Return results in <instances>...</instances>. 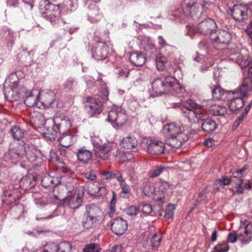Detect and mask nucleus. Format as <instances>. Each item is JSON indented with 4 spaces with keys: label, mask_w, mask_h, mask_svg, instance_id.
Here are the masks:
<instances>
[{
    "label": "nucleus",
    "mask_w": 252,
    "mask_h": 252,
    "mask_svg": "<svg viewBox=\"0 0 252 252\" xmlns=\"http://www.w3.org/2000/svg\"><path fill=\"white\" fill-rule=\"evenodd\" d=\"M210 4L203 0H185L184 5L175 10L172 16L181 22L197 20L206 11Z\"/></svg>",
    "instance_id": "f257e3e1"
},
{
    "label": "nucleus",
    "mask_w": 252,
    "mask_h": 252,
    "mask_svg": "<svg viewBox=\"0 0 252 252\" xmlns=\"http://www.w3.org/2000/svg\"><path fill=\"white\" fill-rule=\"evenodd\" d=\"M54 125L51 131L44 132V137L52 141L55 139L58 133L63 132V133L59 138L60 145L63 147H68L71 146L76 140V138L74 135L72 134L69 131V128L71 126L70 122L67 120H60L57 118L54 120Z\"/></svg>",
    "instance_id": "f03ea898"
},
{
    "label": "nucleus",
    "mask_w": 252,
    "mask_h": 252,
    "mask_svg": "<svg viewBox=\"0 0 252 252\" xmlns=\"http://www.w3.org/2000/svg\"><path fill=\"white\" fill-rule=\"evenodd\" d=\"M151 85L156 96L168 93L177 95L183 91L177 80L171 76L156 77L151 82Z\"/></svg>",
    "instance_id": "7ed1b4c3"
},
{
    "label": "nucleus",
    "mask_w": 252,
    "mask_h": 252,
    "mask_svg": "<svg viewBox=\"0 0 252 252\" xmlns=\"http://www.w3.org/2000/svg\"><path fill=\"white\" fill-rule=\"evenodd\" d=\"M8 154L15 162L23 158L25 156L34 167L40 166L43 161V159L39 156V152L32 145H28L26 147L21 145L19 146L18 149H10Z\"/></svg>",
    "instance_id": "20e7f679"
},
{
    "label": "nucleus",
    "mask_w": 252,
    "mask_h": 252,
    "mask_svg": "<svg viewBox=\"0 0 252 252\" xmlns=\"http://www.w3.org/2000/svg\"><path fill=\"white\" fill-rule=\"evenodd\" d=\"M165 142L172 148H179L188 139L187 134L184 133L180 126L175 123L167 124L162 129Z\"/></svg>",
    "instance_id": "39448f33"
},
{
    "label": "nucleus",
    "mask_w": 252,
    "mask_h": 252,
    "mask_svg": "<svg viewBox=\"0 0 252 252\" xmlns=\"http://www.w3.org/2000/svg\"><path fill=\"white\" fill-rule=\"evenodd\" d=\"M35 185L33 177L31 176H25L20 181L19 185L14 186L10 185L4 190L3 201L6 204H11L16 201L20 196V192L18 189L20 186L24 190L31 189Z\"/></svg>",
    "instance_id": "423d86ee"
},
{
    "label": "nucleus",
    "mask_w": 252,
    "mask_h": 252,
    "mask_svg": "<svg viewBox=\"0 0 252 252\" xmlns=\"http://www.w3.org/2000/svg\"><path fill=\"white\" fill-rule=\"evenodd\" d=\"M175 105V107L178 106L180 108L182 116L191 124H197L205 118V116L197 110L208 109L205 105L199 104L192 99H188L186 103L179 104V106L177 104Z\"/></svg>",
    "instance_id": "0eeeda50"
},
{
    "label": "nucleus",
    "mask_w": 252,
    "mask_h": 252,
    "mask_svg": "<svg viewBox=\"0 0 252 252\" xmlns=\"http://www.w3.org/2000/svg\"><path fill=\"white\" fill-rule=\"evenodd\" d=\"M125 111L120 106H115L108 112L107 120L116 128L121 127L126 120Z\"/></svg>",
    "instance_id": "6e6552de"
},
{
    "label": "nucleus",
    "mask_w": 252,
    "mask_h": 252,
    "mask_svg": "<svg viewBox=\"0 0 252 252\" xmlns=\"http://www.w3.org/2000/svg\"><path fill=\"white\" fill-rule=\"evenodd\" d=\"M241 92L240 86L232 93L229 94L230 98L227 99L228 100L227 105L232 112H235L243 107L244 103L243 98L247 96L251 91H248L245 95H243Z\"/></svg>",
    "instance_id": "1a4fd4ad"
},
{
    "label": "nucleus",
    "mask_w": 252,
    "mask_h": 252,
    "mask_svg": "<svg viewBox=\"0 0 252 252\" xmlns=\"http://www.w3.org/2000/svg\"><path fill=\"white\" fill-rule=\"evenodd\" d=\"M84 191L82 187H78L73 191H68L64 200L65 204L72 209H76L81 206Z\"/></svg>",
    "instance_id": "9d476101"
},
{
    "label": "nucleus",
    "mask_w": 252,
    "mask_h": 252,
    "mask_svg": "<svg viewBox=\"0 0 252 252\" xmlns=\"http://www.w3.org/2000/svg\"><path fill=\"white\" fill-rule=\"evenodd\" d=\"M142 144L150 155H158L163 153L165 150V143L159 140L146 139Z\"/></svg>",
    "instance_id": "9b49d317"
},
{
    "label": "nucleus",
    "mask_w": 252,
    "mask_h": 252,
    "mask_svg": "<svg viewBox=\"0 0 252 252\" xmlns=\"http://www.w3.org/2000/svg\"><path fill=\"white\" fill-rule=\"evenodd\" d=\"M225 52L230 54L229 59L237 63L242 68L247 67L251 63V59L248 55L243 56L239 54L238 51L235 48H231L230 49H226Z\"/></svg>",
    "instance_id": "f8f14e48"
},
{
    "label": "nucleus",
    "mask_w": 252,
    "mask_h": 252,
    "mask_svg": "<svg viewBox=\"0 0 252 252\" xmlns=\"http://www.w3.org/2000/svg\"><path fill=\"white\" fill-rule=\"evenodd\" d=\"M72 246L67 242H63L57 245L54 243H48L36 252H71Z\"/></svg>",
    "instance_id": "ddd939ff"
},
{
    "label": "nucleus",
    "mask_w": 252,
    "mask_h": 252,
    "mask_svg": "<svg viewBox=\"0 0 252 252\" xmlns=\"http://www.w3.org/2000/svg\"><path fill=\"white\" fill-rule=\"evenodd\" d=\"M233 18L237 21H243L248 19V16L251 13L246 5L239 4L234 5L230 10Z\"/></svg>",
    "instance_id": "4468645a"
},
{
    "label": "nucleus",
    "mask_w": 252,
    "mask_h": 252,
    "mask_svg": "<svg viewBox=\"0 0 252 252\" xmlns=\"http://www.w3.org/2000/svg\"><path fill=\"white\" fill-rule=\"evenodd\" d=\"M109 53L108 47L103 42H97L94 44L92 50L93 57L97 61L105 60Z\"/></svg>",
    "instance_id": "2eb2a0df"
},
{
    "label": "nucleus",
    "mask_w": 252,
    "mask_h": 252,
    "mask_svg": "<svg viewBox=\"0 0 252 252\" xmlns=\"http://www.w3.org/2000/svg\"><path fill=\"white\" fill-rule=\"evenodd\" d=\"M238 239L242 242L247 243L252 239V223L246 220L240 226Z\"/></svg>",
    "instance_id": "dca6fc26"
},
{
    "label": "nucleus",
    "mask_w": 252,
    "mask_h": 252,
    "mask_svg": "<svg viewBox=\"0 0 252 252\" xmlns=\"http://www.w3.org/2000/svg\"><path fill=\"white\" fill-rule=\"evenodd\" d=\"M85 106L90 117L99 114L102 111V103L98 99L96 98H88Z\"/></svg>",
    "instance_id": "f3484780"
},
{
    "label": "nucleus",
    "mask_w": 252,
    "mask_h": 252,
    "mask_svg": "<svg viewBox=\"0 0 252 252\" xmlns=\"http://www.w3.org/2000/svg\"><path fill=\"white\" fill-rule=\"evenodd\" d=\"M217 28L216 22L213 19L208 18L199 24L197 31L203 34H211V35H212L214 34Z\"/></svg>",
    "instance_id": "a211bd4d"
},
{
    "label": "nucleus",
    "mask_w": 252,
    "mask_h": 252,
    "mask_svg": "<svg viewBox=\"0 0 252 252\" xmlns=\"http://www.w3.org/2000/svg\"><path fill=\"white\" fill-rule=\"evenodd\" d=\"M111 228L114 234L117 235H122L127 230V223L122 218H118L112 220Z\"/></svg>",
    "instance_id": "6ab92c4d"
},
{
    "label": "nucleus",
    "mask_w": 252,
    "mask_h": 252,
    "mask_svg": "<svg viewBox=\"0 0 252 252\" xmlns=\"http://www.w3.org/2000/svg\"><path fill=\"white\" fill-rule=\"evenodd\" d=\"M40 93L37 90L28 92L26 94V97L24 100L25 104L28 107H32L35 106L37 107L40 108L41 105L39 104Z\"/></svg>",
    "instance_id": "aec40b11"
},
{
    "label": "nucleus",
    "mask_w": 252,
    "mask_h": 252,
    "mask_svg": "<svg viewBox=\"0 0 252 252\" xmlns=\"http://www.w3.org/2000/svg\"><path fill=\"white\" fill-rule=\"evenodd\" d=\"M62 177L57 175H45L41 180V185L45 188L53 189L59 185L61 181Z\"/></svg>",
    "instance_id": "412c9836"
},
{
    "label": "nucleus",
    "mask_w": 252,
    "mask_h": 252,
    "mask_svg": "<svg viewBox=\"0 0 252 252\" xmlns=\"http://www.w3.org/2000/svg\"><path fill=\"white\" fill-rule=\"evenodd\" d=\"M90 193L94 195L101 196L107 193L106 185L103 183L96 182L89 187Z\"/></svg>",
    "instance_id": "4be33fe9"
},
{
    "label": "nucleus",
    "mask_w": 252,
    "mask_h": 252,
    "mask_svg": "<svg viewBox=\"0 0 252 252\" xmlns=\"http://www.w3.org/2000/svg\"><path fill=\"white\" fill-rule=\"evenodd\" d=\"M231 37V33L225 30L220 31L217 34L210 36L211 39L214 42L221 44H228L230 41Z\"/></svg>",
    "instance_id": "5701e85b"
},
{
    "label": "nucleus",
    "mask_w": 252,
    "mask_h": 252,
    "mask_svg": "<svg viewBox=\"0 0 252 252\" xmlns=\"http://www.w3.org/2000/svg\"><path fill=\"white\" fill-rule=\"evenodd\" d=\"M40 7L46 15L51 13H56L58 11H61L60 5L54 4L49 0H41L40 2Z\"/></svg>",
    "instance_id": "b1692460"
},
{
    "label": "nucleus",
    "mask_w": 252,
    "mask_h": 252,
    "mask_svg": "<svg viewBox=\"0 0 252 252\" xmlns=\"http://www.w3.org/2000/svg\"><path fill=\"white\" fill-rule=\"evenodd\" d=\"M30 122L33 126L40 128L45 124V119L41 112L34 111L31 114Z\"/></svg>",
    "instance_id": "393cba45"
},
{
    "label": "nucleus",
    "mask_w": 252,
    "mask_h": 252,
    "mask_svg": "<svg viewBox=\"0 0 252 252\" xmlns=\"http://www.w3.org/2000/svg\"><path fill=\"white\" fill-rule=\"evenodd\" d=\"M249 76L245 78L240 86V91L243 95H245L248 91H252V67L248 69Z\"/></svg>",
    "instance_id": "a878e982"
},
{
    "label": "nucleus",
    "mask_w": 252,
    "mask_h": 252,
    "mask_svg": "<svg viewBox=\"0 0 252 252\" xmlns=\"http://www.w3.org/2000/svg\"><path fill=\"white\" fill-rule=\"evenodd\" d=\"M137 144L138 140L135 136L132 134H129L124 138L121 142V146L127 149L134 148Z\"/></svg>",
    "instance_id": "bb28decb"
},
{
    "label": "nucleus",
    "mask_w": 252,
    "mask_h": 252,
    "mask_svg": "<svg viewBox=\"0 0 252 252\" xmlns=\"http://www.w3.org/2000/svg\"><path fill=\"white\" fill-rule=\"evenodd\" d=\"M129 61L133 65L137 66H142L146 62L144 55L140 52H133L130 54Z\"/></svg>",
    "instance_id": "cd10ccee"
},
{
    "label": "nucleus",
    "mask_w": 252,
    "mask_h": 252,
    "mask_svg": "<svg viewBox=\"0 0 252 252\" xmlns=\"http://www.w3.org/2000/svg\"><path fill=\"white\" fill-rule=\"evenodd\" d=\"M232 92H225L220 87H216L212 91V95L214 98L225 100L230 98V93Z\"/></svg>",
    "instance_id": "c85d7f7f"
},
{
    "label": "nucleus",
    "mask_w": 252,
    "mask_h": 252,
    "mask_svg": "<svg viewBox=\"0 0 252 252\" xmlns=\"http://www.w3.org/2000/svg\"><path fill=\"white\" fill-rule=\"evenodd\" d=\"M102 212L100 208L94 204H89L86 206V211L84 215L94 217L98 220Z\"/></svg>",
    "instance_id": "c756f323"
},
{
    "label": "nucleus",
    "mask_w": 252,
    "mask_h": 252,
    "mask_svg": "<svg viewBox=\"0 0 252 252\" xmlns=\"http://www.w3.org/2000/svg\"><path fill=\"white\" fill-rule=\"evenodd\" d=\"M54 101V94L52 92L49 93H40L39 104L41 107H49L51 105Z\"/></svg>",
    "instance_id": "7c9ffc66"
},
{
    "label": "nucleus",
    "mask_w": 252,
    "mask_h": 252,
    "mask_svg": "<svg viewBox=\"0 0 252 252\" xmlns=\"http://www.w3.org/2000/svg\"><path fill=\"white\" fill-rule=\"evenodd\" d=\"M77 156L79 161L87 163L91 159L92 153L90 150L81 148L78 150Z\"/></svg>",
    "instance_id": "2f4dec72"
},
{
    "label": "nucleus",
    "mask_w": 252,
    "mask_h": 252,
    "mask_svg": "<svg viewBox=\"0 0 252 252\" xmlns=\"http://www.w3.org/2000/svg\"><path fill=\"white\" fill-rule=\"evenodd\" d=\"M103 17L102 14L97 8H92L88 12V20L92 23H96L100 21Z\"/></svg>",
    "instance_id": "473e14b6"
},
{
    "label": "nucleus",
    "mask_w": 252,
    "mask_h": 252,
    "mask_svg": "<svg viewBox=\"0 0 252 252\" xmlns=\"http://www.w3.org/2000/svg\"><path fill=\"white\" fill-rule=\"evenodd\" d=\"M76 2L74 0H65L64 2L60 4L61 12L63 13L70 12L76 8Z\"/></svg>",
    "instance_id": "72a5a7b5"
},
{
    "label": "nucleus",
    "mask_w": 252,
    "mask_h": 252,
    "mask_svg": "<svg viewBox=\"0 0 252 252\" xmlns=\"http://www.w3.org/2000/svg\"><path fill=\"white\" fill-rule=\"evenodd\" d=\"M211 114L214 116H223L227 112V108L219 104L211 105L209 107Z\"/></svg>",
    "instance_id": "f704fd0d"
},
{
    "label": "nucleus",
    "mask_w": 252,
    "mask_h": 252,
    "mask_svg": "<svg viewBox=\"0 0 252 252\" xmlns=\"http://www.w3.org/2000/svg\"><path fill=\"white\" fill-rule=\"evenodd\" d=\"M201 128L203 131L210 133L216 129L217 125L214 121L207 119L202 124Z\"/></svg>",
    "instance_id": "c9c22d12"
},
{
    "label": "nucleus",
    "mask_w": 252,
    "mask_h": 252,
    "mask_svg": "<svg viewBox=\"0 0 252 252\" xmlns=\"http://www.w3.org/2000/svg\"><path fill=\"white\" fill-rule=\"evenodd\" d=\"M113 150L112 144L109 142L102 145L97 151L101 155L103 159L107 158Z\"/></svg>",
    "instance_id": "e433bc0d"
},
{
    "label": "nucleus",
    "mask_w": 252,
    "mask_h": 252,
    "mask_svg": "<svg viewBox=\"0 0 252 252\" xmlns=\"http://www.w3.org/2000/svg\"><path fill=\"white\" fill-rule=\"evenodd\" d=\"M19 79L16 73H11L6 79L4 85H7L10 86L11 89H16L18 84Z\"/></svg>",
    "instance_id": "4c0bfd02"
},
{
    "label": "nucleus",
    "mask_w": 252,
    "mask_h": 252,
    "mask_svg": "<svg viewBox=\"0 0 252 252\" xmlns=\"http://www.w3.org/2000/svg\"><path fill=\"white\" fill-rule=\"evenodd\" d=\"M85 218L83 221V226L86 229H90L95 227L97 223L98 220L94 217H91L87 215H84Z\"/></svg>",
    "instance_id": "58836bf2"
},
{
    "label": "nucleus",
    "mask_w": 252,
    "mask_h": 252,
    "mask_svg": "<svg viewBox=\"0 0 252 252\" xmlns=\"http://www.w3.org/2000/svg\"><path fill=\"white\" fill-rule=\"evenodd\" d=\"M167 63V59L165 57L158 54L156 57V64L157 68L159 71H163L165 68V65Z\"/></svg>",
    "instance_id": "ea45409f"
},
{
    "label": "nucleus",
    "mask_w": 252,
    "mask_h": 252,
    "mask_svg": "<svg viewBox=\"0 0 252 252\" xmlns=\"http://www.w3.org/2000/svg\"><path fill=\"white\" fill-rule=\"evenodd\" d=\"M46 207L47 209L51 208L52 210L54 209L53 211L52 212V213L50 215H49L45 217H43V218L36 217V219L37 220H40L41 219H50L55 217L58 216L61 214V210L62 209V207H57L54 209V206L51 204H47Z\"/></svg>",
    "instance_id": "a19ab883"
},
{
    "label": "nucleus",
    "mask_w": 252,
    "mask_h": 252,
    "mask_svg": "<svg viewBox=\"0 0 252 252\" xmlns=\"http://www.w3.org/2000/svg\"><path fill=\"white\" fill-rule=\"evenodd\" d=\"M125 213L131 217H135L140 212V208L138 206L130 205L126 207L124 210Z\"/></svg>",
    "instance_id": "79ce46f5"
},
{
    "label": "nucleus",
    "mask_w": 252,
    "mask_h": 252,
    "mask_svg": "<svg viewBox=\"0 0 252 252\" xmlns=\"http://www.w3.org/2000/svg\"><path fill=\"white\" fill-rule=\"evenodd\" d=\"M14 139L19 140L24 136V131L19 127L15 126L10 131Z\"/></svg>",
    "instance_id": "37998d69"
},
{
    "label": "nucleus",
    "mask_w": 252,
    "mask_h": 252,
    "mask_svg": "<svg viewBox=\"0 0 252 252\" xmlns=\"http://www.w3.org/2000/svg\"><path fill=\"white\" fill-rule=\"evenodd\" d=\"M162 240V237L160 235H158L157 233H155L153 236H152L151 239V246L153 248V249L158 248Z\"/></svg>",
    "instance_id": "c03bdc74"
},
{
    "label": "nucleus",
    "mask_w": 252,
    "mask_h": 252,
    "mask_svg": "<svg viewBox=\"0 0 252 252\" xmlns=\"http://www.w3.org/2000/svg\"><path fill=\"white\" fill-rule=\"evenodd\" d=\"M100 248L98 245L91 243L87 245L83 249V252H100Z\"/></svg>",
    "instance_id": "a18cd8bd"
},
{
    "label": "nucleus",
    "mask_w": 252,
    "mask_h": 252,
    "mask_svg": "<svg viewBox=\"0 0 252 252\" xmlns=\"http://www.w3.org/2000/svg\"><path fill=\"white\" fill-rule=\"evenodd\" d=\"M229 249V247L228 244L225 242H223L216 245L213 249V252H227Z\"/></svg>",
    "instance_id": "49530a36"
},
{
    "label": "nucleus",
    "mask_w": 252,
    "mask_h": 252,
    "mask_svg": "<svg viewBox=\"0 0 252 252\" xmlns=\"http://www.w3.org/2000/svg\"><path fill=\"white\" fill-rule=\"evenodd\" d=\"M127 104L129 108L133 111L139 107V103L137 99L132 96H130L128 99Z\"/></svg>",
    "instance_id": "de8ad7c7"
},
{
    "label": "nucleus",
    "mask_w": 252,
    "mask_h": 252,
    "mask_svg": "<svg viewBox=\"0 0 252 252\" xmlns=\"http://www.w3.org/2000/svg\"><path fill=\"white\" fill-rule=\"evenodd\" d=\"M9 176L8 168L5 166L0 167V183H3Z\"/></svg>",
    "instance_id": "09e8293b"
},
{
    "label": "nucleus",
    "mask_w": 252,
    "mask_h": 252,
    "mask_svg": "<svg viewBox=\"0 0 252 252\" xmlns=\"http://www.w3.org/2000/svg\"><path fill=\"white\" fill-rule=\"evenodd\" d=\"M61 11H57L56 13H51L46 15L47 19L50 21L52 25H55L59 21Z\"/></svg>",
    "instance_id": "8fccbe9b"
},
{
    "label": "nucleus",
    "mask_w": 252,
    "mask_h": 252,
    "mask_svg": "<svg viewBox=\"0 0 252 252\" xmlns=\"http://www.w3.org/2000/svg\"><path fill=\"white\" fill-rule=\"evenodd\" d=\"M155 191V188L153 185L146 184L143 188V192L148 196L153 195Z\"/></svg>",
    "instance_id": "3c124183"
},
{
    "label": "nucleus",
    "mask_w": 252,
    "mask_h": 252,
    "mask_svg": "<svg viewBox=\"0 0 252 252\" xmlns=\"http://www.w3.org/2000/svg\"><path fill=\"white\" fill-rule=\"evenodd\" d=\"M91 142L96 150H98L102 145V141L97 136L94 135L91 136Z\"/></svg>",
    "instance_id": "603ef678"
},
{
    "label": "nucleus",
    "mask_w": 252,
    "mask_h": 252,
    "mask_svg": "<svg viewBox=\"0 0 252 252\" xmlns=\"http://www.w3.org/2000/svg\"><path fill=\"white\" fill-rule=\"evenodd\" d=\"M109 92L106 84L104 83L102 84L101 91H100L99 96L104 100H106L108 99Z\"/></svg>",
    "instance_id": "864d4df0"
},
{
    "label": "nucleus",
    "mask_w": 252,
    "mask_h": 252,
    "mask_svg": "<svg viewBox=\"0 0 252 252\" xmlns=\"http://www.w3.org/2000/svg\"><path fill=\"white\" fill-rule=\"evenodd\" d=\"M236 186L235 192L238 194H240L243 193L244 188L242 187L243 184V180L241 179H237L235 181Z\"/></svg>",
    "instance_id": "5fc2aeb1"
},
{
    "label": "nucleus",
    "mask_w": 252,
    "mask_h": 252,
    "mask_svg": "<svg viewBox=\"0 0 252 252\" xmlns=\"http://www.w3.org/2000/svg\"><path fill=\"white\" fill-rule=\"evenodd\" d=\"M175 209L174 205H169L167 206L165 213L164 215L165 218L167 219H171L173 217L174 211Z\"/></svg>",
    "instance_id": "6e6d98bb"
},
{
    "label": "nucleus",
    "mask_w": 252,
    "mask_h": 252,
    "mask_svg": "<svg viewBox=\"0 0 252 252\" xmlns=\"http://www.w3.org/2000/svg\"><path fill=\"white\" fill-rule=\"evenodd\" d=\"M231 182V179H230L229 178H227L226 176H224L221 178L216 180L215 183V185L217 184H220V186L228 185Z\"/></svg>",
    "instance_id": "4d7b16f0"
},
{
    "label": "nucleus",
    "mask_w": 252,
    "mask_h": 252,
    "mask_svg": "<svg viewBox=\"0 0 252 252\" xmlns=\"http://www.w3.org/2000/svg\"><path fill=\"white\" fill-rule=\"evenodd\" d=\"M164 168L162 167H157L151 171L149 174V177L151 178L156 177L159 175L162 172Z\"/></svg>",
    "instance_id": "13d9d810"
},
{
    "label": "nucleus",
    "mask_w": 252,
    "mask_h": 252,
    "mask_svg": "<svg viewBox=\"0 0 252 252\" xmlns=\"http://www.w3.org/2000/svg\"><path fill=\"white\" fill-rule=\"evenodd\" d=\"M120 186L122 189V191L120 193V196L121 197H125V195L129 192V186L126 183V182L120 184Z\"/></svg>",
    "instance_id": "bf43d9fd"
},
{
    "label": "nucleus",
    "mask_w": 252,
    "mask_h": 252,
    "mask_svg": "<svg viewBox=\"0 0 252 252\" xmlns=\"http://www.w3.org/2000/svg\"><path fill=\"white\" fill-rule=\"evenodd\" d=\"M187 34L192 37L197 32V28L196 29L193 25H187L186 26Z\"/></svg>",
    "instance_id": "052dcab7"
},
{
    "label": "nucleus",
    "mask_w": 252,
    "mask_h": 252,
    "mask_svg": "<svg viewBox=\"0 0 252 252\" xmlns=\"http://www.w3.org/2000/svg\"><path fill=\"white\" fill-rule=\"evenodd\" d=\"M100 1V0H85V5L89 9V10L92 8H97L96 3Z\"/></svg>",
    "instance_id": "680f3d73"
},
{
    "label": "nucleus",
    "mask_w": 252,
    "mask_h": 252,
    "mask_svg": "<svg viewBox=\"0 0 252 252\" xmlns=\"http://www.w3.org/2000/svg\"><path fill=\"white\" fill-rule=\"evenodd\" d=\"M238 239V233L236 234L235 231L230 232L227 237V241L231 243H234Z\"/></svg>",
    "instance_id": "e2e57ef3"
},
{
    "label": "nucleus",
    "mask_w": 252,
    "mask_h": 252,
    "mask_svg": "<svg viewBox=\"0 0 252 252\" xmlns=\"http://www.w3.org/2000/svg\"><path fill=\"white\" fill-rule=\"evenodd\" d=\"M50 160L52 161H55L58 162H61V160L60 158L58 156L57 153L53 150L50 151Z\"/></svg>",
    "instance_id": "0e129e2a"
},
{
    "label": "nucleus",
    "mask_w": 252,
    "mask_h": 252,
    "mask_svg": "<svg viewBox=\"0 0 252 252\" xmlns=\"http://www.w3.org/2000/svg\"><path fill=\"white\" fill-rule=\"evenodd\" d=\"M4 36L8 42H12L14 41L13 32L9 29L5 31Z\"/></svg>",
    "instance_id": "69168bd1"
},
{
    "label": "nucleus",
    "mask_w": 252,
    "mask_h": 252,
    "mask_svg": "<svg viewBox=\"0 0 252 252\" xmlns=\"http://www.w3.org/2000/svg\"><path fill=\"white\" fill-rule=\"evenodd\" d=\"M119 76L123 78H126L129 74V70L126 67L121 68L118 71Z\"/></svg>",
    "instance_id": "338daca9"
},
{
    "label": "nucleus",
    "mask_w": 252,
    "mask_h": 252,
    "mask_svg": "<svg viewBox=\"0 0 252 252\" xmlns=\"http://www.w3.org/2000/svg\"><path fill=\"white\" fill-rule=\"evenodd\" d=\"M152 207L149 204H145L143 205L142 212L145 214H149L152 212Z\"/></svg>",
    "instance_id": "774afa93"
}]
</instances>
